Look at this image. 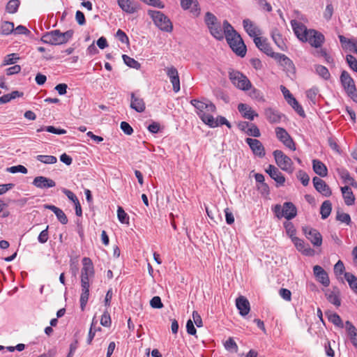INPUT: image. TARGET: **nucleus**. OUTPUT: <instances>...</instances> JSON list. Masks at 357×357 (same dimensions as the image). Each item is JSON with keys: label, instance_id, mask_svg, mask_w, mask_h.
I'll return each instance as SVG.
<instances>
[{"label": "nucleus", "instance_id": "33", "mask_svg": "<svg viewBox=\"0 0 357 357\" xmlns=\"http://www.w3.org/2000/svg\"><path fill=\"white\" fill-rule=\"evenodd\" d=\"M312 167L314 172L321 177L327 176L328 169L326 165L318 160H312Z\"/></svg>", "mask_w": 357, "mask_h": 357}, {"label": "nucleus", "instance_id": "40", "mask_svg": "<svg viewBox=\"0 0 357 357\" xmlns=\"http://www.w3.org/2000/svg\"><path fill=\"white\" fill-rule=\"evenodd\" d=\"M315 70L317 73L325 80H328L331 77V74L327 68L321 65H316Z\"/></svg>", "mask_w": 357, "mask_h": 357}, {"label": "nucleus", "instance_id": "25", "mask_svg": "<svg viewBox=\"0 0 357 357\" xmlns=\"http://www.w3.org/2000/svg\"><path fill=\"white\" fill-rule=\"evenodd\" d=\"M236 305L239 310V314L243 317L246 316L250 310V303L245 296L238 297L236 300Z\"/></svg>", "mask_w": 357, "mask_h": 357}, {"label": "nucleus", "instance_id": "58", "mask_svg": "<svg viewBox=\"0 0 357 357\" xmlns=\"http://www.w3.org/2000/svg\"><path fill=\"white\" fill-rule=\"evenodd\" d=\"M100 324L102 326H105V327L110 326L111 318H110V315L109 314V313L107 312H105L102 314V315L101 317V319H100Z\"/></svg>", "mask_w": 357, "mask_h": 357}, {"label": "nucleus", "instance_id": "60", "mask_svg": "<svg viewBox=\"0 0 357 357\" xmlns=\"http://www.w3.org/2000/svg\"><path fill=\"white\" fill-rule=\"evenodd\" d=\"M48 229L49 226H47V227L40 233L38 240L40 243H45L47 241L49 238Z\"/></svg>", "mask_w": 357, "mask_h": 357}, {"label": "nucleus", "instance_id": "26", "mask_svg": "<svg viewBox=\"0 0 357 357\" xmlns=\"http://www.w3.org/2000/svg\"><path fill=\"white\" fill-rule=\"evenodd\" d=\"M238 109L244 119L250 121H253L255 117L258 116V114L247 104L240 103L238 105Z\"/></svg>", "mask_w": 357, "mask_h": 357}, {"label": "nucleus", "instance_id": "24", "mask_svg": "<svg viewBox=\"0 0 357 357\" xmlns=\"http://www.w3.org/2000/svg\"><path fill=\"white\" fill-rule=\"evenodd\" d=\"M131 109L135 110L137 112H143L146 109V105L144 100L135 93L130 94V105Z\"/></svg>", "mask_w": 357, "mask_h": 357}, {"label": "nucleus", "instance_id": "62", "mask_svg": "<svg viewBox=\"0 0 357 357\" xmlns=\"http://www.w3.org/2000/svg\"><path fill=\"white\" fill-rule=\"evenodd\" d=\"M280 296L285 301H290L291 299V291L284 288H282L279 291Z\"/></svg>", "mask_w": 357, "mask_h": 357}, {"label": "nucleus", "instance_id": "36", "mask_svg": "<svg viewBox=\"0 0 357 357\" xmlns=\"http://www.w3.org/2000/svg\"><path fill=\"white\" fill-rule=\"evenodd\" d=\"M271 37L275 45L281 50H284L286 46L282 38V35L280 33L278 29L273 30L271 33Z\"/></svg>", "mask_w": 357, "mask_h": 357}, {"label": "nucleus", "instance_id": "46", "mask_svg": "<svg viewBox=\"0 0 357 357\" xmlns=\"http://www.w3.org/2000/svg\"><path fill=\"white\" fill-rule=\"evenodd\" d=\"M122 58L123 59L124 63L130 68L139 69L141 66L140 63L137 61L126 54H123L122 56Z\"/></svg>", "mask_w": 357, "mask_h": 357}, {"label": "nucleus", "instance_id": "37", "mask_svg": "<svg viewBox=\"0 0 357 357\" xmlns=\"http://www.w3.org/2000/svg\"><path fill=\"white\" fill-rule=\"evenodd\" d=\"M344 278L347 281L349 287L357 294V277H356L354 274L345 272L344 273Z\"/></svg>", "mask_w": 357, "mask_h": 357}, {"label": "nucleus", "instance_id": "27", "mask_svg": "<svg viewBox=\"0 0 357 357\" xmlns=\"http://www.w3.org/2000/svg\"><path fill=\"white\" fill-rule=\"evenodd\" d=\"M264 116L270 123H278L280 122L282 115L272 107L264 109Z\"/></svg>", "mask_w": 357, "mask_h": 357}, {"label": "nucleus", "instance_id": "39", "mask_svg": "<svg viewBox=\"0 0 357 357\" xmlns=\"http://www.w3.org/2000/svg\"><path fill=\"white\" fill-rule=\"evenodd\" d=\"M340 175L341 178L344 181V182L351 185L354 187H357V183L354 181V179L350 176L348 171L345 169H342L340 172Z\"/></svg>", "mask_w": 357, "mask_h": 357}, {"label": "nucleus", "instance_id": "19", "mask_svg": "<svg viewBox=\"0 0 357 357\" xmlns=\"http://www.w3.org/2000/svg\"><path fill=\"white\" fill-rule=\"evenodd\" d=\"M314 275L316 280L324 287H328L330 279L326 271L320 266L316 265L313 267Z\"/></svg>", "mask_w": 357, "mask_h": 357}, {"label": "nucleus", "instance_id": "9", "mask_svg": "<svg viewBox=\"0 0 357 357\" xmlns=\"http://www.w3.org/2000/svg\"><path fill=\"white\" fill-rule=\"evenodd\" d=\"M229 79L232 84L241 90L248 91L252 87V84L248 77L239 71L233 70L230 72Z\"/></svg>", "mask_w": 357, "mask_h": 357}, {"label": "nucleus", "instance_id": "18", "mask_svg": "<svg viewBox=\"0 0 357 357\" xmlns=\"http://www.w3.org/2000/svg\"><path fill=\"white\" fill-rule=\"evenodd\" d=\"M266 172L277 183L278 186L284 185L285 178L278 167L273 165H269L266 169Z\"/></svg>", "mask_w": 357, "mask_h": 357}, {"label": "nucleus", "instance_id": "55", "mask_svg": "<svg viewBox=\"0 0 357 357\" xmlns=\"http://www.w3.org/2000/svg\"><path fill=\"white\" fill-rule=\"evenodd\" d=\"M150 305L153 308L161 309L163 307V304L161 301L160 296H155L150 301Z\"/></svg>", "mask_w": 357, "mask_h": 357}, {"label": "nucleus", "instance_id": "22", "mask_svg": "<svg viewBox=\"0 0 357 357\" xmlns=\"http://www.w3.org/2000/svg\"><path fill=\"white\" fill-rule=\"evenodd\" d=\"M245 142L249 145L254 154L259 157H264L265 155L264 146L259 140L252 138H247Z\"/></svg>", "mask_w": 357, "mask_h": 357}, {"label": "nucleus", "instance_id": "29", "mask_svg": "<svg viewBox=\"0 0 357 357\" xmlns=\"http://www.w3.org/2000/svg\"><path fill=\"white\" fill-rule=\"evenodd\" d=\"M181 6L184 10L190 9V13L195 16H198L200 13L197 0H181Z\"/></svg>", "mask_w": 357, "mask_h": 357}, {"label": "nucleus", "instance_id": "5", "mask_svg": "<svg viewBox=\"0 0 357 357\" xmlns=\"http://www.w3.org/2000/svg\"><path fill=\"white\" fill-rule=\"evenodd\" d=\"M273 212L278 218H285L288 220L293 219L297 215V209L291 202H284L282 206L276 204L273 208Z\"/></svg>", "mask_w": 357, "mask_h": 357}, {"label": "nucleus", "instance_id": "2", "mask_svg": "<svg viewBox=\"0 0 357 357\" xmlns=\"http://www.w3.org/2000/svg\"><path fill=\"white\" fill-rule=\"evenodd\" d=\"M73 36V31L68 30L61 33L59 30H53L45 33L41 38L44 43L59 45L66 43Z\"/></svg>", "mask_w": 357, "mask_h": 357}, {"label": "nucleus", "instance_id": "54", "mask_svg": "<svg viewBox=\"0 0 357 357\" xmlns=\"http://www.w3.org/2000/svg\"><path fill=\"white\" fill-rule=\"evenodd\" d=\"M336 219L341 222L346 223L347 225H349L351 222L350 215L348 213L340 211L337 213Z\"/></svg>", "mask_w": 357, "mask_h": 357}, {"label": "nucleus", "instance_id": "32", "mask_svg": "<svg viewBox=\"0 0 357 357\" xmlns=\"http://www.w3.org/2000/svg\"><path fill=\"white\" fill-rule=\"evenodd\" d=\"M343 199L344 203L347 206H351L355 202V196L349 186H344L341 188Z\"/></svg>", "mask_w": 357, "mask_h": 357}, {"label": "nucleus", "instance_id": "8", "mask_svg": "<svg viewBox=\"0 0 357 357\" xmlns=\"http://www.w3.org/2000/svg\"><path fill=\"white\" fill-rule=\"evenodd\" d=\"M277 165L283 171L289 174L293 173L294 167L291 159L282 151L275 150L273 153Z\"/></svg>", "mask_w": 357, "mask_h": 357}, {"label": "nucleus", "instance_id": "63", "mask_svg": "<svg viewBox=\"0 0 357 357\" xmlns=\"http://www.w3.org/2000/svg\"><path fill=\"white\" fill-rule=\"evenodd\" d=\"M121 129L123 131V132L128 135H130L133 132L132 128L130 126V124L126 121H122L121 123Z\"/></svg>", "mask_w": 357, "mask_h": 357}, {"label": "nucleus", "instance_id": "10", "mask_svg": "<svg viewBox=\"0 0 357 357\" xmlns=\"http://www.w3.org/2000/svg\"><path fill=\"white\" fill-rule=\"evenodd\" d=\"M340 81L347 95L354 100H357V91L354 81L347 71L342 72Z\"/></svg>", "mask_w": 357, "mask_h": 357}, {"label": "nucleus", "instance_id": "38", "mask_svg": "<svg viewBox=\"0 0 357 357\" xmlns=\"http://www.w3.org/2000/svg\"><path fill=\"white\" fill-rule=\"evenodd\" d=\"M332 210V204L331 202L329 200L324 201L320 208V213L321 215L322 219L327 218Z\"/></svg>", "mask_w": 357, "mask_h": 357}, {"label": "nucleus", "instance_id": "51", "mask_svg": "<svg viewBox=\"0 0 357 357\" xmlns=\"http://www.w3.org/2000/svg\"><path fill=\"white\" fill-rule=\"evenodd\" d=\"M246 134L255 137H259L261 135L259 129L255 124L251 123L250 127L245 131Z\"/></svg>", "mask_w": 357, "mask_h": 357}, {"label": "nucleus", "instance_id": "12", "mask_svg": "<svg viewBox=\"0 0 357 357\" xmlns=\"http://www.w3.org/2000/svg\"><path fill=\"white\" fill-rule=\"evenodd\" d=\"M275 134L278 137V139L283 143L284 146H286L287 148L290 149L291 150H296V146L295 144L291 137V136L289 135V133L286 131L285 129L277 127L275 128Z\"/></svg>", "mask_w": 357, "mask_h": 357}, {"label": "nucleus", "instance_id": "52", "mask_svg": "<svg viewBox=\"0 0 357 357\" xmlns=\"http://www.w3.org/2000/svg\"><path fill=\"white\" fill-rule=\"evenodd\" d=\"M289 104L297 112V113L302 116H305L304 110L302 107L299 105L298 101L295 98L291 99Z\"/></svg>", "mask_w": 357, "mask_h": 357}, {"label": "nucleus", "instance_id": "6", "mask_svg": "<svg viewBox=\"0 0 357 357\" xmlns=\"http://www.w3.org/2000/svg\"><path fill=\"white\" fill-rule=\"evenodd\" d=\"M231 50L238 56L243 57L246 54V46L241 36L237 33L229 35L226 38Z\"/></svg>", "mask_w": 357, "mask_h": 357}, {"label": "nucleus", "instance_id": "35", "mask_svg": "<svg viewBox=\"0 0 357 357\" xmlns=\"http://www.w3.org/2000/svg\"><path fill=\"white\" fill-rule=\"evenodd\" d=\"M81 286L82 294L80 296V307L82 310H84L89 300L90 285L81 284Z\"/></svg>", "mask_w": 357, "mask_h": 357}, {"label": "nucleus", "instance_id": "59", "mask_svg": "<svg viewBox=\"0 0 357 357\" xmlns=\"http://www.w3.org/2000/svg\"><path fill=\"white\" fill-rule=\"evenodd\" d=\"M345 270L343 262L339 260L334 266V273L336 275H342Z\"/></svg>", "mask_w": 357, "mask_h": 357}, {"label": "nucleus", "instance_id": "1", "mask_svg": "<svg viewBox=\"0 0 357 357\" xmlns=\"http://www.w3.org/2000/svg\"><path fill=\"white\" fill-rule=\"evenodd\" d=\"M192 105L196 109V113L202 121L211 128H215L217 124L214 122V118L211 115L215 112L216 107L210 100L204 101L193 99L190 101Z\"/></svg>", "mask_w": 357, "mask_h": 357}, {"label": "nucleus", "instance_id": "50", "mask_svg": "<svg viewBox=\"0 0 357 357\" xmlns=\"http://www.w3.org/2000/svg\"><path fill=\"white\" fill-rule=\"evenodd\" d=\"M284 228L286 229V232L287 235L291 238V239H293L294 237L296 236V230L294 226V225L291 222H287L284 224Z\"/></svg>", "mask_w": 357, "mask_h": 357}, {"label": "nucleus", "instance_id": "64", "mask_svg": "<svg viewBox=\"0 0 357 357\" xmlns=\"http://www.w3.org/2000/svg\"><path fill=\"white\" fill-rule=\"evenodd\" d=\"M318 91H319V90L317 88H312V89H309L306 92L307 98H309L310 100H312L313 102H314L316 96L318 93Z\"/></svg>", "mask_w": 357, "mask_h": 357}, {"label": "nucleus", "instance_id": "48", "mask_svg": "<svg viewBox=\"0 0 357 357\" xmlns=\"http://www.w3.org/2000/svg\"><path fill=\"white\" fill-rule=\"evenodd\" d=\"M97 324V321L95 319V317L92 320V323L91 324V327L89 331L88 338H87V343L89 344H91V342L96 335V332L97 329L95 328V326ZM98 330H100V328H98Z\"/></svg>", "mask_w": 357, "mask_h": 357}, {"label": "nucleus", "instance_id": "3", "mask_svg": "<svg viewBox=\"0 0 357 357\" xmlns=\"http://www.w3.org/2000/svg\"><path fill=\"white\" fill-rule=\"evenodd\" d=\"M148 15L153 20L155 25L160 30L166 32H172L173 26L170 20L162 13L158 10H148Z\"/></svg>", "mask_w": 357, "mask_h": 357}, {"label": "nucleus", "instance_id": "42", "mask_svg": "<svg viewBox=\"0 0 357 357\" xmlns=\"http://www.w3.org/2000/svg\"><path fill=\"white\" fill-rule=\"evenodd\" d=\"M36 160L44 164H54L57 161L55 156L46 155H38L36 156Z\"/></svg>", "mask_w": 357, "mask_h": 357}, {"label": "nucleus", "instance_id": "4", "mask_svg": "<svg viewBox=\"0 0 357 357\" xmlns=\"http://www.w3.org/2000/svg\"><path fill=\"white\" fill-rule=\"evenodd\" d=\"M204 22L206 24L210 33L216 39H223V32L221 24L218 18L211 13L207 12L204 16Z\"/></svg>", "mask_w": 357, "mask_h": 357}, {"label": "nucleus", "instance_id": "16", "mask_svg": "<svg viewBox=\"0 0 357 357\" xmlns=\"http://www.w3.org/2000/svg\"><path fill=\"white\" fill-rule=\"evenodd\" d=\"M167 75L173 86V90L177 93L180 91V79L177 69L174 66L167 67L165 69Z\"/></svg>", "mask_w": 357, "mask_h": 357}, {"label": "nucleus", "instance_id": "15", "mask_svg": "<svg viewBox=\"0 0 357 357\" xmlns=\"http://www.w3.org/2000/svg\"><path fill=\"white\" fill-rule=\"evenodd\" d=\"M254 42L256 46L266 55L274 59L275 55L278 54L273 51L272 47L266 38L262 37H255V38H254Z\"/></svg>", "mask_w": 357, "mask_h": 357}, {"label": "nucleus", "instance_id": "7", "mask_svg": "<svg viewBox=\"0 0 357 357\" xmlns=\"http://www.w3.org/2000/svg\"><path fill=\"white\" fill-rule=\"evenodd\" d=\"M82 268L81 270V284L90 285V281L95 275L93 264L89 257L82 259Z\"/></svg>", "mask_w": 357, "mask_h": 357}, {"label": "nucleus", "instance_id": "41", "mask_svg": "<svg viewBox=\"0 0 357 357\" xmlns=\"http://www.w3.org/2000/svg\"><path fill=\"white\" fill-rule=\"evenodd\" d=\"M20 5L19 0H10L8 2L6 10L8 13L14 14L17 11Z\"/></svg>", "mask_w": 357, "mask_h": 357}, {"label": "nucleus", "instance_id": "17", "mask_svg": "<svg viewBox=\"0 0 357 357\" xmlns=\"http://www.w3.org/2000/svg\"><path fill=\"white\" fill-rule=\"evenodd\" d=\"M291 25L295 35L301 41L304 40V38L306 37V36H307V33L311 30L307 29L303 23L296 20H291Z\"/></svg>", "mask_w": 357, "mask_h": 357}, {"label": "nucleus", "instance_id": "49", "mask_svg": "<svg viewBox=\"0 0 357 357\" xmlns=\"http://www.w3.org/2000/svg\"><path fill=\"white\" fill-rule=\"evenodd\" d=\"M223 36L225 35L226 38H227L229 35L232 36V33H237L232 26L227 20L223 22Z\"/></svg>", "mask_w": 357, "mask_h": 357}, {"label": "nucleus", "instance_id": "28", "mask_svg": "<svg viewBox=\"0 0 357 357\" xmlns=\"http://www.w3.org/2000/svg\"><path fill=\"white\" fill-rule=\"evenodd\" d=\"M243 24L245 31L250 37L255 38L261 34L260 29L250 20H243Z\"/></svg>", "mask_w": 357, "mask_h": 357}, {"label": "nucleus", "instance_id": "43", "mask_svg": "<svg viewBox=\"0 0 357 357\" xmlns=\"http://www.w3.org/2000/svg\"><path fill=\"white\" fill-rule=\"evenodd\" d=\"M329 321L340 328L343 327V323L340 317L337 313H326Z\"/></svg>", "mask_w": 357, "mask_h": 357}, {"label": "nucleus", "instance_id": "57", "mask_svg": "<svg viewBox=\"0 0 357 357\" xmlns=\"http://www.w3.org/2000/svg\"><path fill=\"white\" fill-rule=\"evenodd\" d=\"M297 177L301 180L302 184L304 186H306L309 183L310 177L309 176L304 172L303 171H299L297 174Z\"/></svg>", "mask_w": 357, "mask_h": 357}, {"label": "nucleus", "instance_id": "14", "mask_svg": "<svg viewBox=\"0 0 357 357\" xmlns=\"http://www.w3.org/2000/svg\"><path fill=\"white\" fill-rule=\"evenodd\" d=\"M303 231L306 238L311 241L314 246H320L322 243V236L321 234L315 229L305 227Z\"/></svg>", "mask_w": 357, "mask_h": 357}, {"label": "nucleus", "instance_id": "21", "mask_svg": "<svg viewBox=\"0 0 357 357\" xmlns=\"http://www.w3.org/2000/svg\"><path fill=\"white\" fill-rule=\"evenodd\" d=\"M32 184L35 187L40 189L53 188L56 185L54 181L43 176L35 177L33 180Z\"/></svg>", "mask_w": 357, "mask_h": 357}, {"label": "nucleus", "instance_id": "11", "mask_svg": "<svg viewBox=\"0 0 357 357\" xmlns=\"http://www.w3.org/2000/svg\"><path fill=\"white\" fill-rule=\"evenodd\" d=\"M303 42H308L312 47L318 48L324 43V36L314 29H311Z\"/></svg>", "mask_w": 357, "mask_h": 357}, {"label": "nucleus", "instance_id": "56", "mask_svg": "<svg viewBox=\"0 0 357 357\" xmlns=\"http://www.w3.org/2000/svg\"><path fill=\"white\" fill-rule=\"evenodd\" d=\"M346 60L349 67L354 71L357 72V59L352 55H347Z\"/></svg>", "mask_w": 357, "mask_h": 357}, {"label": "nucleus", "instance_id": "20", "mask_svg": "<svg viewBox=\"0 0 357 357\" xmlns=\"http://www.w3.org/2000/svg\"><path fill=\"white\" fill-rule=\"evenodd\" d=\"M117 3L123 11L129 14H133L139 9V4L132 0H118Z\"/></svg>", "mask_w": 357, "mask_h": 357}, {"label": "nucleus", "instance_id": "31", "mask_svg": "<svg viewBox=\"0 0 357 357\" xmlns=\"http://www.w3.org/2000/svg\"><path fill=\"white\" fill-rule=\"evenodd\" d=\"M291 241L298 251L303 252L305 255H310L312 254L313 250L308 245H305L302 239H300L298 237H294Z\"/></svg>", "mask_w": 357, "mask_h": 357}, {"label": "nucleus", "instance_id": "61", "mask_svg": "<svg viewBox=\"0 0 357 357\" xmlns=\"http://www.w3.org/2000/svg\"><path fill=\"white\" fill-rule=\"evenodd\" d=\"M58 220L63 225L68 223V218L64 212L61 209H59L55 213Z\"/></svg>", "mask_w": 357, "mask_h": 357}, {"label": "nucleus", "instance_id": "53", "mask_svg": "<svg viewBox=\"0 0 357 357\" xmlns=\"http://www.w3.org/2000/svg\"><path fill=\"white\" fill-rule=\"evenodd\" d=\"M7 172L12 173V174L20 172V173L25 174L27 173L28 171H27V169L24 166L19 165L17 166H12L10 167L7 168Z\"/></svg>", "mask_w": 357, "mask_h": 357}, {"label": "nucleus", "instance_id": "47", "mask_svg": "<svg viewBox=\"0 0 357 357\" xmlns=\"http://www.w3.org/2000/svg\"><path fill=\"white\" fill-rule=\"evenodd\" d=\"M117 217L119 222L122 224L129 225V216L121 206L118 207Z\"/></svg>", "mask_w": 357, "mask_h": 357}, {"label": "nucleus", "instance_id": "34", "mask_svg": "<svg viewBox=\"0 0 357 357\" xmlns=\"http://www.w3.org/2000/svg\"><path fill=\"white\" fill-rule=\"evenodd\" d=\"M345 326L348 335L350 337L351 342L353 345L357 348V329L349 321L345 322Z\"/></svg>", "mask_w": 357, "mask_h": 357}, {"label": "nucleus", "instance_id": "30", "mask_svg": "<svg viewBox=\"0 0 357 357\" xmlns=\"http://www.w3.org/2000/svg\"><path fill=\"white\" fill-rule=\"evenodd\" d=\"M327 300L334 305L339 307L341 305L340 298V291L337 288H334L333 290H327L325 293Z\"/></svg>", "mask_w": 357, "mask_h": 357}, {"label": "nucleus", "instance_id": "23", "mask_svg": "<svg viewBox=\"0 0 357 357\" xmlns=\"http://www.w3.org/2000/svg\"><path fill=\"white\" fill-rule=\"evenodd\" d=\"M315 189L326 197L331 195V190L326 182L319 177H314L312 179Z\"/></svg>", "mask_w": 357, "mask_h": 357}, {"label": "nucleus", "instance_id": "13", "mask_svg": "<svg viewBox=\"0 0 357 357\" xmlns=\"http://www.w3.org/2000/svg\"><path fill=\"white\" fill-rule=\"evenodd\" d=\"M274 59L276 60L280 63V65L283 67L284 70H285L287 73H295L296 68L293 61L285 54L278 53L275 55Z\"/></svg>", "mask_w": 357, "mask_h": 357}, {"label": "nucleus", "instance_id": "44", "mask_svg": "<svg viewBox=\"0 0 357 357\" xmlns=\"http://www.w3.org/2000/svg\"><path fill=\"white\" fill-rule=\"evenodd\" d=\"M1 33L3 35H9L14 33V24L10 22H3L1 28Z\"/></svg>", "mask_w": 357, "mask_h": 357}, {"label": "nucleus", "instance_id": "45", "mask_svg": "<svg viewBox=\"0 0 357 357\" xmlns=\"http://www.w3.org/2000/svg\"><path fill=\"white\" fill-rule=\"evenodd\" d=\"M19 59H20V57L15 53H12V54H8L4 57L3 62H2V66H8V65L14 64Z\"/></svg>", "mask_w": 357, "mask_h": 357}]
</instances>
